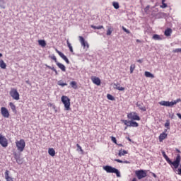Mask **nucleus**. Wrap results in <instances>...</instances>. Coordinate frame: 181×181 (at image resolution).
<instances>
[{
    "label": "nucleus",
    "mask_w": 181,
    "mask_h": 181,
    "mask_svg": "<svg viewBox=\"0 0 181 181\" xmlns=\"http://www.w3.org/2000/svg\"><path fill=\"white\" fill-rule=\"evenodd\" d=\"M161 153L164 159H165L168 163L170 165L172 169L175 170L179 168V166L180 165V159H181L180 154H177L175 160L174 161H172L170 158H169V157L166 155V153H165V151H162Z\"/></svg>",
    "instance_id": "obj_1"
},
{
    "label": "nucleus",
    "mask_w": 181,
    "mask_h": 181,
    "mask_svg": "<svg viewBox=\"0 0 181 181\" xmlns=\"http://www.w3.org/2000/svg\"><path fill=\"white\" fill-rule=\"evenodd\" d=\"M103 169L107 172V173H115L117 177H121V173L119 170L111 165L103 166Z\"/></svg>",
    "instance_id": "obj_2"
},
{
    "label": "nucleus",
    "mask_w": 181,
    "mask_h": 181,
    "mask_svg": "<svg viewBox=\"0 0 181 181\" xmlns=\"http://www.w3.org/2000/svg\"><path fill=\"white\" fill-rule=\"evenodd\" d=\"M61 101L64 105L65 111H70V110H71V108H70V98H69V97L63 95L61 98Z\"/></svg>",
    "instance_id": "obj_3"
},
{
    "label": "nucleus",
    "mask_w": 181,
    "mask_h": 181,
    "mask_svg": "<svg viewBox=\"0 0 181 181\" xmlns=\"http://www.w3.org/2000/svg\"><path fill=\"white\" fill-rule=\"evenodd\" d=\"M181 99L178 98L173 102H170V101H160L159 102L160 105H163L164 107H173V105H176L177 103H180Z\"/></svg>",
    "instance_id": "obj_4"
},
{
    "label": "nucleus",
    "mask_w": 181,
    "mask_h": 181,
    "mask_svg": "<svg viewBox=\"0 0 181 181\" xmlns=\"http://www.w3.org/2000/svg\"><path fill=\"white\" fill-rule=\"evenodd\" d=\"M16 145L19 152H23L25 146H26V143L25 142V140L21 139L20 141L16 142Z\"/></svg>",
    "instance_id": "obj_5"
},
{
    "label": "nucleus",
    "mask_w": 181,
    "mask_h": 181,
    "mask_svg": "<svg viewBox=\"0 0 181 181\" xmlns=\"http://www.w3.org/2000/svg\"><path fill=\"white\" fill-rule=\"evenodd\" d=\"M11 97H12L13 100H16V101L20 100V95L19 93L18 92V90L15 88H11L10 93H9Z\"/></svg>",
    "instance_id": "obj_6"
},
{
    "label": "nucleus",
    "mask_w": 181,
    "mask_h": 181,
    "mask_svg": "<svg viewBox=\"0 0 181 181\" xmlns=\"http://www.w3.org/2000/svg\"><path fill=\"white\" fill-rule=\"evenodd\" d=\"M127 118L132 121H141V117L136 115V112L129 113L127 115Z\"/></svg>",
    "instance_id": "obj_7"
},
{
    "label": "nucleus",
    "mask_w": 181,
    "mask_h": 181,
    "mask_svg": "<svg viewBox=\"0 0 181 181\" xmlns=\"http://www.w3.org/2000/svg\"><path fill=\"white\" fill-rule=\"evenodd\" d=\"M136 176L141 180V179H144V177H146V172L144 170H139L135 172Z\"/></svg>",
    "instance_id": "obj_8"
},
{
    "label": "nucleus",
    "mask_w": 181,
    "mask_h": 181,
    "mask_svg": "<svg viewBox=\"0 0 181 181\" xmlns=\"http://www.w3.org/2000/svg\"><path fill=\"white\" fill-rule=\"evenodd\" d=\"M79 42L81 45V46H83V49H88V47H90V45H88V42L87 41H86V40L84 39V37H83V36H79Z\"/></svg>",
    "instance_id": "obj_9"
},
{
    "label": "nucleus",
    "mask_w": 181,
    "mask_h": 181,
    "mask_svg": "<svg viewBox=\"0 0 181 181\" xmlns=\"http://www.w3.org/2000/svg\"><path fill=\"white\" fill-rule=\"evenodd\" d=\"M0 145L3 146V148H6L8 146V139L5 136H3L0 134Z\"/></svg>",
    "instance_id": "obj_10"
},
{
    "label": "nucleus",
    "mask_w": 181,
    "mask_h": 181,
    "mask_svg": "<svg viewBox=\"0 0 181 181\" xmlns=\"http://www.w3.org/2000/svg\"><path fill=\"white\" fill-rule=\"evenodd\" d=\"M1 114L4 118H9V111L6 107H1Z\"/></svg>",
    "instance_id": "obj_11"
},
{
    "label": "nucleus",
    "mask_w": 181,
    "mask_h": 181,
    "mask_svg": "<svg viewBox=\"0 0 181 181\" xmlns=\"http://www.w3.org/2000/svg\"><path fill=\"white\" fill-rule=\"evenodd\" d=\"M92 81L94 84H96V86H100L101 84V80H100V78L98 77H92Z\"/></svg>",
    "instance_id": "obj_12"
},
{
    "label": "nucleus",
    "mask_w": 181,
    "mask_h": 181,
    "mask_svg": "<svg viewBox=\"0 0 181 181\" xmlns=\"http://www.w3.org/2000/svg\"><path fill=\"white\" fill-rule=\"evenodd\" d=\"M4 175L6 181H13V177L9 176V170H6Z\"/></svg>",
    "instance_id": "obj_13"
},
{
    "label": "nucleus",
    "mask_w": 181,
    "mask_h": 181,
    "mask_svg": "<svg viewBox=\"0 0 181 181\" xmlns=\"http://www.w3.org/2000/svg\"><path fill=\"white\" fill-rule=\"evenodd\" d=\"M168 137V134H166L165 132H163L162 134H160L158 139L160 142H162V141H163V139H166V138Z\"/></svg>",
    "instance_id": "obj_14"
},
{
    "label": "nucleus",
    "mask_w": 181,
    "mask_h": 181,
    "mask_svg": "<svg viewBox=\"0 0 181 181\" xmlns=\"http://www.w3.org/2000/svg\"><path fill=\"white\" fill-rule=\"evenodd\" d=\"M136 107H138L139 110H141V111H144V112L146 111V107H145V105H144V103H137Z\"/></svg>",
    "instance_id": "obj_15"
},
{
    "label": "nucleus",
    "mask_w": 181,
    "mask_h": 181,
    "mask_svg": "<svg viewBox=\"0 0 181 181\" xmlns=\"http://www.w3.org/2000/svg\"><path fill=\"white\" fill-rule=\"evenodd\" d=\"M57 66L62 70V71H66V66L60 62H57Z\"/></svg>",
    "instance_id": "obj_16"
},
{
    "label": "nucleus",
    "mask_w": 181,
    "mask_h": 181,
    "mask_svg": "<svg viewBox=\"0 0 181 181\" xmlns=\"http://www.w3.org/2000/svg\"><path fill=\"white\" fill-rule=\"evenodd\" d=\"M114 88H116V90H119V91H124L125 90V88L119 86V83H114Z\"/></svg>",
    "instance_id": "obj_17"
},
{
    "label": "nucleus",
    "mask_w": 181,
    "mask_h": 181,
    "mask_svg": "<svg viewBox=\"0 0 181 181\" xmlns=\"http://www.w3.org/2000/svg\"><path fill=\"white\" fill-rule=\"evenodd\" d=\"M144 76H146V77H148L149 78H155V76L149 71H145Z\"/></svg>",
    "instance_id": "obj_18"
},
{
    "label": "nucleus",
    "mask_w": 181,
    "mask_h": 181,
    "mask_svg": "<svg viewBox=\"0 0 181 181\" xmlns=\"http://www.w3.org/2000/svg\"><path fill=\"white\" fill-rule=\"evenodd\" d=\"M165 36H170L172 35V28H168L164 32Z\"/></svg>",
    "instance_id": "obj_19"
},
{
    "label": "nucleus",
    "mask_w": 181,
    "mask_h": 181,
    "mask_svg": "<svg viewBox=\"0 0 181 181\" xmlns=\"http://www.w3.org/2000/svg\"><path fill=\"white\" fill-rule=\"evenodd\" d=\"M9 105H10V107L12 110L13 112H14V114H16V112H17L16 106H15L12 102H11L9 103Z\"/></svg>",
    "instance_id": "obj_20"
},
{
    "label": "nucleus",
    "mask_w": 181,
    "mask_h": 181,
    "mask_svg": "<svg viewBox=\"0 0 181 181\" xmlns=\"http://www.w3.org/2000/svg\"><path fill=\"white\" fill-rule=\"evenodd\" d=\"M38 44L40 45V46H42V47H46V41L45 40H39Z\"/></svg>",
    "instance_id": "obj_21"
},
{
    "label": "nucleus",
    "mask_w": 181,
    "mask_h": 181,
    "mask_svg": "<svg viewBox=\"0 0 181 181\" xmlns=\"http://www.w3.org/2000/svg\"><path fill=\"white\" fill-rule=\"evenodd\" d=\"M48 153L50 156H54V155H56V151H54V148H49Z\"/></svg>",
    "instance_id": "obj_22"
},
{
    "label": "nucleus",
    "mask_w": 181,
    "mask_h": 181,
    "mask_svg": "<svg viewBox=\"0 0 181 181\" xmlns=\"http://www.w3.org/2000/svg\"><path fill=\"white\" fill-rule=\"evenodd\" d=\"M127 153H128L127 151L121 149L120 151H119V153L118 156H124V155H127Z\"/></svg>",
    "instance_id": "obj_23"
},
{
    "label": "nucleus",
    "mask_w": 181,
    "mask_h": 181,
    "mask_svg": "<svg viewBox=\"0 0 181 181\" xmlns=\"http://www.w3.org/2000/svg\"><path fill=\"white\" fill-rule=\"evenodd\" d=\"M0 67L1 69H6V64L2 59L0 60Z\"/></svg>",
    "instance_id": "obj_24"
},
{
    "label": "nucleus",
    "mask_w": 181,
    "mask_h": 181,
    "mask_svg": "<svg viewBox=\"0 0 181 181\" xmlns=\"http://www.w3.org/2000/svg\"><path fill=\"white\" fill-rule=\"evenodd\" d=\"M153 39L154 40H162V38L160 37V36L159 35H157V34H154L153 35Z\"/></svg>",
    "instance_id": "obj_25"
},
{
    "label": "nucleus",
    "mask_w": 181,
    "mask_h": 181,
    "mask_svg": "<svg viewBox=\"0 0 181 181\" xmlns=\"http://www.w3.org/2000/svg\"><path fill=\"white\" fill-rule=\"evenodd\" d=\"M61 57L62 59H63V60H64V62H66L67 64H70V61H69V59L67 58V57H66V55H64V54L62 55Z\"/></svg>",
    "instance_id": "obj_26"
},
{
    "label": "nucleus",
    "mask_w": 181,
    "mask_h": 181,
    "mask_svg": "<svg viewBox=\"0 0 181 181\" xmlns=\"http://www.w3.org/2000/svg\"><path fill=\"white\" fill-rule=\"evenodd\" d=\"M67 43V46L71 52V53H73V47L71 46V44L70 43V42H69V40L66 41Z\"/></svg>",
    "instance_id": "obj_27"
},
{
    "label": "nucleus",
    "mask_w": 181,
    "mask_h": 181,
    "mask_svg": "<svg viewBox=\"0 0 181 181\" xmlns=\"http://www.w3.org/2000/svg\"><path fill=\"white\" fill-rule=\"evenodd\" d=\"M112 6H114L115 9H119V4L118 2L114 1L112 3Z\"/></svg>",
    "instance_id": "obj_28"
},
{
    "label": "nucleus",
    "mask_w": 181,
    "mask_h": 181,
    "mask_svg": "<svg viewBox=\"0 0 181 181\" xmlns=\"http://www.w3.org/2000/svg\"><path fill=\"white\" fill-rule=\"evenodd\" d=\"M90 28H92V29H104V26L103 25H99V26H95V25H90Z\"/></svg>",
    "instance_id": "obj_29"
},
{
    "label": "nucleus",
    "mask_w": 181,
    "mask_h": 181,
    "mask_svg": "<svg viewBox=\"0 0 181 181\" xmlns=\"http://www.w3.org/2000/svg\"><path fill=\"white\" fill-rule=\"evenodd\" d=\"M70 86H71V87H72L73 88H77V82H76V81H71V82L70 83Z\"/></svg>",
    "instance_id": "obj_30"
},
{
    "label": "nucleus",
    "mask_w": 181,
    "mask_h": 181,
    "mask_svg": "<svg viewBox=\"0 0 181 181\" xmlns=\"http://www.w3.org/2000/svg\"><path fill=\"white\" fill-rule=\"evenodd\" d=\"M132 127L136 128L139 127V124H138V122H134L133 120H132Z\"/></svg>",
    "instance_id": "obj_31"
},
{
    "label": "nucleus",
    "mask_w": 181,
    "mask_h": 181,
    "mask_svg": "<svg viewBox=\"0 0 181 181\" xmlns=\"http://www.w3.org/2000/svg\"><path fill=\"white\" fill-rule=\"evenodd\" d=\"M111 33H112V29L111 28H108L107 30V36L111 35Z\"/></svg>",
    "instance_id": "obj_32"
},
{
    "label": "nucleus",
    "mask_w": 181,
    "mask_h": 181,
    "mask_svg": "<svg viewBox=\"0 0 181 181\" xmlns=\"http://www.w3.org/2000/svg\"><path fill=\"white\" fill-rule=\"evenodd\" d=\"M107 98L108 100H110L111 101H114L115 100L114 96H112V95H110V94L107 95Z\"/></svg>",
    "instance_id": "obj_33"
},
{
    "label": "nucleus",
    "mask_w": 181,
    "mask_h": 181,
    "mask_svg": "<svg viewBox=\"0 0 181 181\" xmlns=\"http://www.w3.org/2000/svg\"><path fill=\"white\" fill-rule=\"evenodd\" d=\"M134 70H135V64H132L130 66V73L132 74L134 73Z\"/></svg>",
    "instance_id": "obj_34"
},
{
    "label": "nucleus",
    "mask_w": 181,
    "mask_h": 181,
    "mask_svg": "<svg viewBox=\"0 0 181 181\" xmlns=\"http://www.w3.org/2000/svg\"><path fill=\"white\" fill-rule=\"evenodd\" d=\"M170 125V122H169V120H167L166 122L165 123V128H167V129H170V127H169Z\"/></svg>",
    "instance_id": "obj_35"
},
{
    "label": "nucleus",
    "mask_w": 181,
    "mask_h": 181,
    "mask_svg": "<svg viewBox=\"0 0 181 181\" xmlns=\"http://www.w3.org/2000/svg\"><path fill=\"white\" fill-rule=\"evenodd\" d=\"M58 86H61L62 87H64V86H67V83H63V82H62V81H59L58 82Z\"/></svg>",
    "instance_id": "obj_36"
},
{
    "label": "nucleus",
    "mask_w": 181,
    "mask_h": 181,
    "mask_svg": "<svg viewBox=\"0 0 181 181\" xmlns=\"http://www.w3.org/2000/svg\"><path fill=\"white\" fill-rule=\"evenodd\" d=\"M173 53H181V48H177L175 49H173Z\"/></svg>",
    "instance_id": "obj_37"
},
{
    "label": "nucleus",
    "mask_w": 181,
    "mask_h": 181,
    "mask_svg": "<svg viewBox=\"0 0 181 181\" xmlns=\"http://www.w3.org/2000/svg\"><path fill=\"white\" fill-rule=\"evenodd\" d=\"M50 57H51V59H52V60H54V61L55 62L56 64H57V63H59V62H57V58H56V56L52 55V56Z\"/></svg>",
    "instance_id": "obj_38"
},
{
    "label": "nucleus",
    "mask_w": 181,
    "mask_h": 181,
    "mask_svg": "<svg viewBox=\"0 0 181 181\" xmlns=\"http://www.w3.org/2000/svg\"><path fill=\"white\" fill-rule=\"evenodd\" d=\"M160 8H162L163 9L168 8V4L165 3H162V5L160 6Z\"/></svg>",
    "instance_id": "obj_39"
},
{
    "label": "nucleus",
    "mask_w": 181,
    "mask_h": 181,
    "mask_svg": "<svg viewBox=\"0 0 181 181\" xmlns=\"http://www.w3.org/2000/svg\"><path fill=\"white\" fill-rule=\"evenodd\" d=\"M111 140H112V142H113L114 144H116L117 145V139L114 136H111Z\"/></svg>",
    "instance_id": "obj_40"
},
{
    "label": "nucleus",
    "mask_w": 181,
    "mask_h": 181,
    "mask_svg": "<svg viewBox=\"0 0 181 181\" xmlns=\"http://www.w3.org/2000/svg\"><path fill=\"white\" fill-rule=\"evenodd\" d=\"M55 50L57 53H58L59 56H60V57H62V56L64 54L62 52L59 51L57 49H56Z\"/></svg>",
    "instance_id": "obj_41"
},
{
    "label": "nucleus",
    "mask_w": 181,
    "mask_h": 181,
    "mask_svg": "<svg viewBox=\"0 0 181 181\" xmlns=\"http://www.w3.org/2000/svg\"><path fill=\"white\" fill-rule=\"evenodd\" d=\"M149 8H151V6L148 5L145 8H144V11L145 12H148L149 11Z\"/></svg>",
    "instance_id": "obj_42"
},
{
    "label": "nucleus",
    "mask_w": 181,
    "mask_h": 181,
    "mask_svg": "<svg viewBox=\"0 0 181 181\" xmlns=\"http://www.w3.org/2000/svg\"><path fill=\"white\" fill-rule=\"evenodd\" d=\"M115 162H118V163H124V161L119 159H115Z\"/></svg>",
    "instance_id": "obj_43"
},
{
    "label": "nucleus",
    "mask_w": 181,
    "mask_h": 181,
    "mask_svg": "<svg viewBox=\"0 0 181 181\" xmlns=\"http://www.w3.org/2000/svg\"><path fill=\"white\" fill-rule=\"evenodd\" d=\"M121 121H122V122L124 123V125H126V127H127V125L128 124V120L122 119Z\"/></svg>",
    "instance_id": "obj_44"
},
{
    "label": "nucleus",
    "mask_w": 181,
    "mask_h": 181,
    "mask_svg": "<svg viewBox=\"0 0 181 181\" xmlns=\"http://www.w3.org/2000/svg\"><path fill=\"white\" fill-rule=\"evenodd\" d=\"M52 71H54L56 76L59 75V72H57V70H56L54 68H52Z\"/></svg>",
    "instance_id": "obj_45"
},
{
    "label": "nucleus",
    "mask_w": 181,
    "mask_h": 181,
    "mask_svg": "<svg viewBox=\"0 0 181 181\" xmlns=\"http://www.w3.org/2000/svg\"><path fill=\"white\" fill-rule=\"evenodd\" d=\"M76 146L78 148V149H80L81 152H83V148H81V146L78 144H76Z\"/></svg>",
    "instance_id": "obj_46"
},
{
    "label": "nucleus",
    "mask_w": 181,
    "mask_h": 181,
    "mask_svg": "<svg viewBox=\"0 0 181 181\" xmlns=\"http://www.w3.org/2000/svg\"><path fill=\"white\" fill-rule=\"evenodd\" d=\"M45 66H46V67H47V69H49L50 70H53V69H54V67H53V66L52 67L47 64H45Z\"/></svg>",
    "instance_id": "obj_47"
},
{
    "label": "nucleus",
    "mask_w": 181,
    "mask_h": 181,
    "mask_svg": "<svg viewBox=\"0 0 181 181\" xmlns=\"http://www.w3.org/2000/svg\"><path fill=\"white\" fill-rule=\"evenodd\" d=\"M127 127H132V120L131 121H127Z\"/></svg>",
    "instance_id": "obj_48"
},
{
    "label": "nucleus",
    "mask_w": 181,
    "mask_h": 181,
    "mask_svg": "<svg viewBox=\"0 0 181 181\" xmlns=\"http://www.w3.org/2000/svg\"><path fill=\"white\" fill-rule=\"evenodd\" d=\"M159 16H165V15H166V13H158Z\"/></svg>",
    "instance_id": "obj_49"
},
{
    "label": "nucleus",
    "mask_w": 181,
    "mask_h": 181,
    "mask_svg": "<svg viewBox=\"0 0 181 181\" xmlns=\"http://www.w3.org/2000/svg\"><path fill=\"white\" fill-rule=\"evenodd\" d=\"M5 1L4 0H0V5H4Z\"/></svg>",
    "instance_id": "obj_50"
},
{
    "label": "nucleus",
    "mask_w": 181,
    "mask_h": 181,
    "mask_svg": "<svg viewBox=\"0 0 181 181\" xmlns=\"http://www.w3.org/2000/svg\"><path fill=\"white\" fill-rule=\"evenodd\" d=\"M177 172H178V175L181 176V168H178Z\"/></svg>",
    "instance_id": "obj_51"
},
{
    "label": "nucleus",
    "mask_w": 181,
    "mask_h": 181,
    "mask_svg": "<svg viewBox=\"0 0 181 181\" xmlns=\"http://www.w3.org/2000/svg\"><path fill=\"white\" fill-rule=\"evenodd\" d=\"M126 33H127L128 35H129V33H131V31H129L128 29L126 30Z\"/></svg>",
    "instance_id": "obj_52"
},
{
    "label": "nucleus",
    "mask_w": 181,
    "mask_h": 181,
    "mask_svg": "<svg viewBox=\"0 0 181 181\" xmlns=\"http://www.w3.org/2000/svg\"><path fill=\"white\" fill-rule=\"evenodd\" d=\"M127 28H125V27H124V26L122 27V30H124V32H126V31H127Z\"/></svg>",
    "instance_id": "obj_53"
},
{
    "label": "nucleus",
    "mask_w": 181,
    "mask_h": 181,
    "mask_svg": "<svg viewBox=\"0 0 181 181\" xmlns=\"http://www.w3.org/2000/svg\"><path fill=\"white\" fill-rule=\"evenodd\" d=\"M127 28H125V27H124V26L122 27V30H124V32H126V31H127Z\"/></svg>",
    "instance_id": "obj_54"
},
{
    "label": "nucleus",
    "mask_w": 181,
    "mask_h": 181,
    "mask_svg": "<svg viewBox=\"0 0 181 181\" xmlns=\"http://www.w3.org/2000/svg\"><path fill=\"white\" fill-rule=\"evenodd\" d=\"M138 63H142V59L137 60Z\"/></svg>",
    "instance_id": "obj_55"
},
{
    "label": "nucleus",
    "mask_w": 181,
    "mask_h": 181,
    "mask_svg": "<svg viewBox=\"0 0 181 181\" xmlns=\"http://www.w3.org/2000/svg\"><path fill=\"white\" fill-rule=\"evenodd\" d=\"M123 163H129V161L125 160V161H123Z\"/></svg>",
    "instance_id": "obj_56"
},
{
    "label": "nucleus",
    "mask_w": 181,
    "mask_h": 181,
    "mask_svg": "<svg viewBox=\"0 0 181 181\" xmlns=\"http://www.w3.org/2000/svg\"><path fill=\"white\" fill-rule=\"evenodd\" d=\"M176 151L178 152V153H180V150L176 148Z\"/></svg>",
    "instance_id": "obj_57"
},
{
    "label": "nucleus",
    "mask_w": 181,
    "mask_h": 181,
    "mask_svg": "<svg viewBox=\"0 0 181 181\" xmlns=\"http://www.w3.org/2000/svg\"><path fill=\"white\" fill-rule=\"evenodd\" d=\"M153 177H156V174L153 173Z\"/></svg>",
    "instance_id": "obj_58"
},
{
    "label": "nucleus",
    "mask_w": 181,
    "mask_h": 181,
    "mask_svg": "<svg viewBox=\"0 0 181 181\" xmlns=\"http://www.w3.org/2000/svg\"><path fill=\"white\" fill-rule=\"evenodd\" d=\"M166 0H162L161 3L164 4Z\"/></svg>",
    "instance_id": "obj_59"
},
{
    "label": "nucleus",
    "mask_w": 181,
    "mask_h": 181,
    "mask_svg": "<svg viewBox=\"0 0 181 181\" xmlns=\"http://www.w3.org/2000/svg\"><path fill=\"white\" fill-rule=\"evenodd\" d=\"M132 181H136V178H133Z\"/></svg>",
    "instance_id": "obj_60"
},
{
    "label": "nucleus",
    "mask_w": 181,
    "mask_h": 181,
    "mask_svg": "<svg viewBox=\"0 0 181 181\" xmlns=\"http://www.w3.org/2000/svg\"><path fill=\"white\" fill-rule=\"evenodd\" d=\"M128 141H129L131 142V139L129 137L127 138Z\"/></svg>",
    "instance_id": "obj_61"
},
{
    "label": "nucleus",
    "mask_w": 181,
    "mask_h": 181,
    "mask_svg": "<svg viewBox=\"0 0 181 181\" xmlns=\"http://www.w3.org/2000/svg\"><path fill=\"white\" fill-rule=\"evenodd\" d=\"M25 83H26L27 84H29V81H26Z\"/></svg>",
    "instance_id": "obj_62"
},
{
    "label": "nucleus",
    "mask_w": 181,
    "mask_h": 181,
    "mask_svg": "<svg viewBox=\"0 0 181 181\" xmlns=\"http://www.w3.org/2000/svg\"><path fill=\"white\" fill-rule=\"evenodd\" d=\"M118 146H122V144H118Z\"/></svg>",
    "instance_id": "obj_63"
},
{
    "label": "nucleus",
    "mask_w": 181,
    "mask_h": 181,
    "mask_svg": "<svg viewBox=\"0 0 181 181\" xmlns=\"http://www.w3.org/2000/svg\"><path fill=\"white\" fill-rule=\"evenodd\" d=\"M0 57H2V53H0Z\"/></svg>",
    "instance_id": "obj_64"
}]
</instances>
